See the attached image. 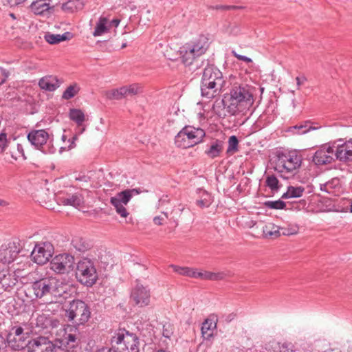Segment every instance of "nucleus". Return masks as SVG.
<instances>
[{
  "mask_svg": "<svg viewBox=\"0 0 352 352\" xmlns=\"http://www.w3.org/2000/svg\"><path fill=\"white\" fill-rule=\"evenodd\" d=\"M336 149V158L341 162L352 160V140L346 141L342 145H338Z\"/></svg>",
  "mask_w": 352,
  "mask_h": 352,
  "instance_id": "obj_20",
  "label": "nucleus"
},
{
  "mask_svg": "<svg viewBox=\"0 0 352 352\" xmlns=\"http://www.w3.org/2000/svg\"><path fill=\"white\" fill-rule=\"evenodd\" d=\"M131 300L139 307H144L149 304L150 292L146 287H133L131 292Z\"/></svg>",
  "mask_w": 352,
  "mask_h": 352,
  "instance_id": "obj_18",
  "label": "nucleus"
},
{
  "mask_svg": "<svg viewBox=\"0 0 352 352\" xmlns=\"http://www.w3.org/2000/svg\"><path fill=\"white\" fill-rule=\"evenodd\" d=\"M47 0H35L31 5L30 8L32 11L37 15L43 14L50 9V5L46 2Z\"/></svg>",
  "mask_w": 352,
  "mask_h": 352,
  "instance_id": "obj_28",
  "label": "nucleus"
},
{
  "mask_svg": "<svg viewBox=\"0 0 352 352\" xmlns=\"http://www.w3.org/2000/svg\"><path fill=\"white\" fill-rule=\"evenodd\" d=\"M211 198L210 195L207 193L204 192V197L203 199H201L197 201V204L200 206L201 208H207L211 204Z\"/></svg>",
  "mask_w": 352,
  "mask_h": 352,
  "instance_id": "obj_45",
  "label": "nucleus"
},
{
  "mask_svg": "<svg viewBox=\"0 0 352 352\" xmlns=\"http://www.w3.org/2000/svg\"><path fill=\"white\" fill-rule=\"evenodd\" d=\"M38 85L42 89L53 91L60 87V82L56 76H47L40 79Z\"/></svg>",
  "mask_w": 352,
  "mask_h": 352,
  "instance_id": "obj_22",
  "label": "nucleus"
},
{
  "mask_svg": "<svg viewBox=\"0 0 352 352\" xmlns=\"http://www.w3.org/2000/svg\"><path fill=\"white\" fill-rule=\"evenodd\" d=\"M65 317L68 321L73 322L76 326L84 325L91 318L89 307L80 300H75L70 302L65 310Z\"/></svg>",
  "mask_w": 352,
  "mask_h": 352,
  "instance_id": "obj_7",
  "label": "nucleus"
},
{
  "mask_svg": "<svg viewBox=\"0 0 352 352\" xmlns=\"http://www.w3.org/2000/svg\"><path fill=\"white\" fill-rule=\"evenodd\" d=\"M208 48L206 38L204 36H200L196 41L190 43H186L180 47L179 53L182 58V62L186 65H190L194 60L204 54Z\"/></svg>",
  "mask_w": 352,
  "mask_h": 352,
  "instance_id": "obj_10",
  "label": "nucleus"
},
{
  "mask_svg": "<svg viewBox=\"0 0 352 352\" xmlns=\"http://www.w3.org/2000/svg\"><path fill=\"white\" fill-rule=\"evenodd\" d=\"M305 191L302 186H289L287 192L282 195L283 199L298 198L300 197Z\"/></svg>",
  "mask_w": 352,
  "mask_h": 352,
  "instance_id": "obj_31",
  "label": "nucleus"
},
{
  "mask_svg": "<svg viewBox=\"0 0 352 352\" xmlns=\"http://www.w3.org/2000/svg\"><path fill=\"white\" fill-rule=\"evenodd\" d=\"M7 202L4 200L0 199V206H6Z\"/></svg>",
  "mask_w": 352,
  "mask_h": 352,
  "instance_id": "obj_59",
  "label": "nucleus"
},
{
  "mask_svg": "<svg viewBox=\"0 0 352 352\" xmlns=\"http://www.w3.org/2000/svg\"><path fill=\"white\" fill-rule=\"evenodd\" d=\"M263 232L268 238H277L280 236V227L272 223L265 224L263 227Z\"/></svg>",
  "mask_w": 352,
  "mask_h": 352,
  "instance_id": "obj_30",
  "label": "nucleus"
},
{
  "mask_svg": "<svg viewBox=\"0 0 352 352\" xmlns=\"http://www.w3.org/2000/svg\"><path fill=\"white\" fill-rule=\"evenodd\" d=\"M302 160L301 155L296 151L278 153L274 161V170L287 179L300 167Z\"/></svg>",
  "mask_w": 352,
  "mask_h": 352,
  "instance_id": "obj_3",
  "label": "nucleus"
},
{
  "mask_svg": "<svg viewBox=\"0 0 352 352\" xmlns=\"http://www.w3.org/2000/svg\"><path fill=\"white\" fill-rule=\"evenodd\" d=\"M265 206L272 209H283L285 204L283 201H268L265 203Z\"/></svg>",
  "mask_w": 352,
  "mask_h": 352,
  "instance_id": "obj_44",
  "label": "nucleus"
},
{
  "mask_svg": "<svg viewBox=\"0 0 352 352\" xmlns=\"http://www.w3.org/2000/svg\"><path fill=\"white\" fill-rule=\"evenodd\" d=\"M10 274H6L5 272H0V285L1 286H12L10 280Z\"/></svg>",
  "mask_w": 352,
  "mask_h": 352,
  "instance_id": "obj_46",
  "label": "nucleus"
},
{
  "mask_svg": "<svg viewBox=\"0 0 352 352\" xmlns=\"http://www.w3.org/2000/svg\"><path fill=\"white\" fill-rule=\"evenodd\" d=\"M238 144L239 141L235 135H232L229 138L228 140V147L227 149L228 153H233L237 151L238 150Z\"/></svg>",
  "mask_w": 352,
  "mask_h": 352,
  "instance_id": "obj_42",
  "label": "nucleus"
},
{
  "mask_svg": "<svg viewBox=\"0 0 352 352\" xmlns=\"http://www.w3.org/2000/svg\"><path fill=\"white\" fill-rule=\"evenodd\" d=\"M296 80L298 89H300V87L307 81V78L304 76H302L301 77L298 76L296 78Z\"/></svg>",
  "mask_w": 352,
  "mask_h": 352,
  "instance_id": "obj_52",
  "label": "nucleus"
},
{
  "mask_svg": "<svg viewBox=\"0 0 352 352\" xmlns=\"http://www.w3.org/2000/svg\"><path fill=\"white\" fill-rule=\"evenodd\" d=\"M85 130V127H82V129H79L78 131L76 132V134L73 136L72 139H69L68 140L69 145L67 146H62L60 148V153H62L63 151L65 150H70L76 146L75 142L78 140V136L80 134H82Z\"/></svg>",
  "mask_w": 352,
  "mask_h": 352,
  "instance_id": "obj_41",
  "label": "nucleus"
},
{
  "mask_svg": "<svg viewBox=\"0 0 352 352\" xmlns=\"http://www.w3.org/2000/svg\"><path fill=\"white\" fill-rule=\"evenodd\" d=\"M0 75L3 77V78L0 81V85H1L6 80L9 76V72L6 69L0 67Z\"/></svg>",
  "mask_w": 352,
  "mask_h": 352,
  "instance_id": "obj_50",
  "label": "nucleus"
},
{
  "mask_svg": "<svg viewBox=\"0 0 352 352\" xmlns=\"http://www.w3.org/2000/svg\"><path fill=\"white\" fill-rule=\"evenodd\" d=\"M32 283L38 284V286H43V287L50 286L49 283H47V280L46 278L41 279L39 281L35 280V281L32 282Z\"/></svg>",
  "mask_w": 352,
  "mask_h": 352,
  "instance_id": "obj_54",
  "label": "nucleus"
},
{
  "mask_svg": "<svg viewBox=\"0 0 352 352\" xmlns=\"http://www.w3.org/2000/svg\"><path fill=\"white\" fill-rule=\"evenodd\" d=\"M10 346L14 350L23 349L26 345V336L21 327H13L7 338Z\"/></svg>",
  "mask_w": 352,
  "mask_h": 352,
  "instance_id": "obj_16",
  "label": "nucleus"
},
{
  "mask_svg": "<svg viewBox=\"0 0 352 352\" xmlns=\"http://www.w3.org/2000/svg\"><path fill=\"white\" fill-rule=\"evenodd\" d=\"M76 180L81 182L87 183L89 181V177L88 176L83 175H80L79 177H76Z\"/></svg>",
  "mask_w": 352,
  "mask_h": 352,
  "instance_id": "obj_55",
  "label": "nucleus"
},
{
  "mask_svg": "<svg viewBox=\"0 0 352 352\" xmlns=\"http://www.w3.org/2000/svg\"><path fill=\"white\" fill-rule=\"evenodd\" d=\"M122 87L123 89H124V97L136 95L140 91L141 89V87L138 84H132L129 86H124Z\"/></svg>",
  "mask_w": 352,
  "mask_h": 352,
  "instance_id": "obj_40",
  "label": "nucleus"
},
{
  "mask_svg": "<svg viewBox=\"0 0 352 352\" xmlns=\"http://www.w3.org/2000/svg\"><path fill=\"white\" fill-rule=\"evenodd\" d=\"M124 89L122 87L118 89H113L106 92V97L109 100H120L124 97Z\"/></svg>",
  "mask_w": 352,
  "mask_h": 352,
  "instance_id": "obj_36",
  "label": "nucleus"
},
{
  "mask_svg": "<svg viewBox=\"0 0 352 352\" xmlns=\"http://www.w3.org/2000/svg\"><path fill=\"white\" fill-rule=\"evenodd\" d=\"M27 289H29L30 291L35 290V299H37L48 294L51 289L52 292L54 293L56 292L57 287H27Z\"/></svg>",
  "mask_w": 352,
  "mask_h": 352,
  "instance_id": "obj_39",
  "label": "nucleus"
},
{
  "mask_svg": "<svg viewBox=\"0 0 352 352\" xmlns=\"http://www.w3.org/2000/svg\"><path fill=\"white\" fill-rule=\"evenodd\" d=\"M111 28L109 20L105 17H100L93 32L94 36H100L108 32Z\"/></svg>",
  "mask_w": 352,
  "mask_h": 352,
  "instance_id": "obj_27",
  "label": "nucleus"
},
{
  "mask_svg": "<svg viewBox=\"0 0 352 352\" xmlns=\"http://www.w3.org/2000/svg\"><path fill=\"white\" fill-rule=\"evenodd\" d=\"M62 140H63V142H65V140H66V135H62Z\"/></svg>",
  "mask_w": 352,
  "mask_h": 352,
  "instance_id": "obj_62",
  "label": "nucleus"
},
{
  "mask_svg": "<svg viewBox=\"0 0 352 352\" xmlns=\"http://www.w3.org/2000/svg\"><path fill=\"white\" fill-rule=\"evenodd\" d=\"M223 148L222 141L216 140L210 143L208 148L205 151L206 155L210 158H215L220 155Z\"/></svg>",
  "mask_w": 352,
  "mask_h": 352,
  "instance_id": "obj_25",
  "label": "nucleus"
},
{
  "mask_svg": "<svg viewBox=\"0 0 352 352\" xmlns=\"http://www.w3.org/2000/svg\"><path fill=\"white\" fill-rule=\"evenodd\" d=\"M96 352H112L110 349L102 348L100 350H98Z\"/></svg>",
  "mask_w": 352,
  "mask_h": 352,
  "instance_id": "obj_58",
  "label": "nucleus"
},
{
  "mask_svg": "<svg viewBox=\"0 0 352 352\" xmlns=\"http://www.w3.org/2000/svg\"><path fill=\"white\" fill-rule=\"evenodd\" d=\"M70 120L76 123L78 131L83 126V122L86 120V116L83 111L79 109H71L69 113Z\"/></svg>",
  "mask_w": 352,
  "mask_h": 352,
  "instance_id": "obj_26",
  "label": "nucleus"
},
{
  "mask_svg": "<svg viewBox=\"0 0 352 352\" xmlns=\"http://www.w3.org/2000/svg\"><path fill=\"white\" fill-rule=\"evenodd\" d=\"M163 335H164L165 337H166V338H169L168 334H166L165 331H164V332H163Z\"/></svg>",
  "mask_w": 352,
  "mask_h": 352,
  "instance_id": "obj_63",
  "label": "nucleus"
},
{
  "mask_svg": "<svg viewBox=\"0 0 352 352\" xmlns=\"http://www.w3.org/2000/svg\"><path fill=\"white\" fill-rule=\"evenodd\" d=\"M21 246L18 240H14L0 248V263L10 264L13 262L20 252Z\"/></svg>",
  "mask_w": 352,
  "mask_h": 352,
  "instance_id": "obj_14",
  "label": "nucleus"
},
{
  "mask_svg": "<svg viewBox=\"0 0 352 352\" xmlns=\"http://www.w3.org/2000/svg\"><path fill=\"white\" fill-rule=\"evenodd\" d=\"M232 54L239 60H243L246 63H251L252 59L249 57H247L245 56L238 54L236 52L232 51Z\"/></svg>",
  "mask_w": 352,
  "mask_h": 352,
  "instance_id": "obj_49",
  "label": "nucleus"
},
{
  "mask_svg": "<svg viewBox=\"0 0 352 352\" xmlns=\"http://www.w3.org/2000/svg\"><path fill=\"white\" fill-rule=\"evenodd\" d=\"M340 181L337 178H334L331 181H329L324 184H320V190L322 191L327 192V193L331 194L333 193V189L337 186H339Z\"/></svg>",
  "mask_w": 352,
  "mask_h": 352,
  "instance_id": "obj_34",
  "label": "nucleus"
},
{
  "mask_svg": "<svg viewBox=\"0 0 352 352\" xmlns=\"http://www.w3.org/2000/svg\"><path fill=\"white\" fill-rule=\"evenodd\" d=\"M77 280L84 286H93L98 280V273L92 260L82 258L78 261L76 270Z\"/></svg>",
  "mask_w": 352,
  "mask_h": 352,
  "instance_id": "obj_5",
  "label": "nucleus"
},
{
  "mask_svg": "<svg viewBox=\"0 0 352 352\" xmlns=\"http://www.w3.org/2000/svg\"><path fill=\"white\" fill-rule=\"evenodd\" d=\"M23 292L25 293L28 297L31 298L32 300L35 299V290L30 291L29 289H27V287H25V289H24Z\"/></svg>",
  "mask_w": 352,
  "mask_h": 352,
  "instance_id": "obj_53",
  "label": "nucleus"
},
{
  "mask_svg": "<svg viewBox=\"0 0 352 352\" xmlns=\"http://www.w3.org/2000/svg\"><path fill=\"white\" fill-rule=\"evenodd\" d=\"M28 140L32 145L43 153L53 154L56 151L53 144V135L45 129L31 131L28 134Z\"/></svg>",
  "mask_w": 352,
  "mask_h": 352,
  "instance_id": "obj_8",
  "label": "nucleus"
},
{
  "mask_svg": "<svg viewBox=\"0 0 352 352\" xmlns=\"http://www.w3.org/2000/svg\"><path fill=\"white\" fill-rule=\"evenodd\" d=\"M256 91V88L249 85H234L228 95L229 114L235 116L250 111L255 100Z\"/></svg>",
  "mask_w": 352,
  "mask_h": 352,
  "instance_id": "obj_1",
  "label": "nucleus"
},
{
  "mask_svg": "<svg viewBox=\"0 0 352 352\" xmlns=\"http://www.w3.org/2000/svg\"><path fill=\"white\" fill-rule=\"evenodd\" d=\"M216 322L211 319H206L202 324L201 332L208 338L212 336L213 331L216 328Z\"/></svg>",
  "mask_w": 352,
  "mask_h": 352,
  "instance_id": "obj_33",
  "label": "nucleus"
},
{
  "mask_svg": "<svg viewBox=\"0 0 352 352\" xmlns=\"http://www.w3.org/2000/svg\"><path fill=\"white\" fill-rule=\"evenodd\" d=\"M320 127H315L311 125L310 121H305L299 125L292 126L288 128L287 132L293 135H303L307 132L319 129Z\"/></svg>",
  "mask_w": 352,
  "mask_h": 352,
  "instance_id": "obj_24",
  "label": "nucleus"
},
{
  "mask_svg": "<svg viewBox=\"0 0 352 352\" xmlns=\"http://www.w3.org/2000/svg\"><path fill=\"white\" fill-rule=\"evenodd\" d=\"M280 235L290 236L298 232L299 227L296 224H289L285 227H280Z\"/></svg>",
  "mask_w": 352,
  "mask_h": 352,
  "instance_id": "obj_38",
  "label": "nucleus"
},
{
  "mask_svg": "<svg viewBox=\"0 0 352 352\" xmlns=\"http://www.w3.org/2000/svg\"><path fill=\"white\" fill-rule=\"evenodd\" d=\"M120 22V21L119 19H113L112 21H109V25H111V28L112 26H114L116 28L119 25Z\"/></svg>",
  "mask_w": 352,
  "mask_h": 352,
  "instance_id": "obj_57",
  "label": "nucleus"
},
{
  "mask_svg": "<svg viewBox=\"0 0 352 352\" xmlns=\"http://www.w3.org/2000/svg\"><path fill=\"white\" fill-rule=\"evenodd\" d=\"M57 200L65 206H72L75 208L80 207L84 204L83 197L79 193L68 195L60 194L57 195Z\"/></svg>",
  "mask_w": 352,
  "mask_h": 352,
  "instance_id": "obj_21",
  "label": "nucleus"
},
{
  "mask_svg": "<svg viewBox=\"0 0 352 352\" xmlns=\"http://www.w3.org/2000/svg\"><path fill=\"white\" fill-rule=\"evenodd\" d=\"M225 85L221 72L214 65H208L204 70L201 91L208 99L219 95Z\"/></svg>",
  "mask_w": 352,
  "mask_h": 352,
  "instance_id": "obj_2",
  "label": "nucleus"
},
{
  "mask_svg": "<svg viewBox=\"0 0 352 352\" xmlns=\"http://www.w3.org/2000/svg\"><path fill=\"white\" fill-rule=\"evenodd\" d=\"M58 348L45 337H38L28 344V352H57Z\"/></svg>",
  "mask_w": 352,
  "mask_h": 352,
  "instance_id": "obj_17",
  "label": "nucleus"
},
{
  "mask_svg": "<svg viewBox=\"0 0 352 352\" xmlns=\"http://www.w3.org/2000/svg\"><path fill=\"white\" fill-rule=\"evenodd\" d=\"M58 288L59 287H57L56 292H54V293L52 292V289L50 290V292H48V293L51 294L52 296H54V299H51V301H54V300L57 301L58 300V298L62 297V294L60 292H59Z\"/></svg>",
  "mask_w": 352,
  "mask_h": 352,
  "instance_id": "obj_51",
  "label": "nucleus"
},
{
  "mask_svg": "<svg viewBox=\"0 0 352 352\" xmlns=\"http://www.w3.org/2000/svg\"><path fill=\"white\" fill-rule=\"evenodd\" d=\"M350 206H349V212L352 213V199H350L349 201Z\"/></svg>",
  "mask_w": 352,
  "mask_h": 352,
  "instance_id": "obj_60",
  "label": "nucleus"
},
{
  "mask_svg": "<svg viewBox=\"0 0 352 352\" xmlns=\"http://www.w3.org/2000/svg\"><path fill=\"white\" fill-rule=\"evenodd\" d=\"M169 267L178 275L199 279L201 280H221L226 278L227 274L224 272H211L199 271L196 268L177 265H170Z\"/></svg>",
  "mask_w": 352,
  "mask_h": 352,
  "instance_id": "obj_6",
  "label": "nucleus"
},
{
  "mask_svg": "<svg viewBox=\"0 0 352 352\" xmlns=\"http://www.w3.org/2000/svg\"><path fill=\"white\" fill-rule=\"evenodd\" d=\"M111 342L116 345L118 352H140L139 338L126 330H120L112 338Z\"/></svg>",
  "mask_w": 352,
  "mask_h": 352,
  "instance_id": "obj_9",
  "label": "nucleus"
},
{
  "mask_svg": "<svg viewBox=\"0 0 352 352\" xmlns=\"http://www.w3.org/2000/svg\"><path fill=\"white\" fill-rule=\"evenodd\" d=\"M156 352H166V351H164V350H158V351H157Z\"/></svg>",
  "mask_w": 352,
  "mask_h": 352,
  "instance_id": "obj_64",
  "label": "nucleus"
},
{
  "mask_svg": "<svg viewBox=\"0 0 352 352\" xmlns=\"http://www.w3.org/2000/svg\"><path fill=\"white\" fill-rule=\"evenodd\" d=\"M278 184V180L274 175L268 176L266 179V184L272 190L277 189Z\"/></svg>",
  "mask_w": 352,
  "mask_h": 352,
  "instance_id": "obj_47",
  "label": "nucleus"
},
{
  "mask_svg": "<svg viewBox=\"0 0 352 352\" xmlns=\"http://www.w3.org/2000/svg\"><path fill=\"white\" fill-rule=\"evenodd\" d=\"M78 331L76 327H68L65 329V333L61 340V343L67 351H71L78 346L79 341Z\"/></svg>",
  "mask_w": 352,
  "mask_h": 352,
  "instance_id": "obj_19",
  "label": "nucleus"
},
{
  "mask_svg": "<svg viewBox=\"0 0 352 352\" xmlns=\"http://www.w3.org/2000/svg\"><path fill=\"white\" fill-rule=\"evenodd\" d=\"M74 257L69 254H60L52 258L50 268L57 274H65L70 272L74 267Z\"/></svg>",
  "mask_w": 352,
  "mask_h": 352,
  "instance_id": "obj_13",
  "label": "nucleus"
},
{
  "mask_svg": "<svg viewBox=\"0 0 352 352\" xmlns=\"http://www.w3.org/2000/svg\"><path fill=\"white\" fill-rule=\"evenodd\" d=\"M45 40L50 44H57L61 41L69 40L72 38V34L69 32L63 34H54L47 33L45 35Z\"/></svg>",
  "mask_w": 352,
  "mask_h": 352,
  "instance_id": "obj_29",
  "label": "nucleus"
},
{
  "mask_svg": "<svg viewBox=\"0 0 352 352\" xmlns=\"http://www.w3.org/2000/svg\"><path fill=\"white\" fill-rule=\"evenodd\" d=\"M6 341L4 338L0 335V352H2V351L6 348Z\"/></svg>",
  "mask_w": 352,
  "mask_h": 352,
  "instance_id": "obj_56",
  "label": "nucleus"
},
{
  "mask_svg": "<svg viewBox=\"0 0 352 352\" xmlns=\"http://www.w3.org/2000/svg\"><path fill=\"white\" fill-rule=\"evenodd\" d=\"M336 146L330 144H326L318 149L313 157V161L316 165H324L331 163L336 157Z\"/></svg>",
  "mask_w": 352,
  "mask_h": 352,
  "instance_id": "obj_15",
  "label": "nucleus"
},
{
  "mask_svg": "<svg viewBox=\"0 0 352 352\" xmlns=\"http://www.w3.org/2000/svg\"><path fill=\"white\" fill-rule=\"evenodd\" d=\"M226 8L227 9H236V8H238V7L234 6H227Z\"/></svg>",
  "mask_w": 352,
  "mask_h": 352,
  "instance_id": "obj_61",
  "label": "nucleus"
},
{
  "mask_svg": "<svg viewBox=\"0 0 352 352\" xmlns=\"http://www.w3.org/2000/svg\"><path fill=\"white\" fill-rule=\"evenodd\" d=\"M138 189H127L117 193L114 197H111L110 203L114 206L117 213L122 217H126L129 214L125 206L129 202L133 195H138Z\"/></svg>",
  "mask_w": 352,
  "mask_h": 352,
  "instance_id": "obj_11",
  "label": "nucleus"
},
{
  "mask_svg": "<svg viewBox=\"0 0 352 352\" xmlns=\"http://www.w3.org/2000/svg\"><path fill=\"white\" fill-rule=\"evenodd\" d=\"M205 135L201 128L186 126L175 136V143L182 148H190L201 142Z\"/></svg>",
  "mask_w": 352,
  "mask_h": 352,
  "instance_id": "obj_4",
  "label": "nucleus"
},
{
  "mask_svg": "<svg viewBox=\"0 0 352 352\" xmlns=\"http://www.w3.org/2000/svg\"><path fill=\"white\" fill-rule=\"evenodd\" d=\"M72 245L76 250L85 252L89 248V244L83 239L76 236L72 241Z\"/></svg>",
  "mask_w": 352,
  "mask_h": 352,
  "instance_id": "obj_35",
  "label": "nucleus"
},
{
  "mask_svg": "<svg viewBox=\"0 0 352 352\" xmlns=\"http://www.w3.org/2000/svg\"><path fill=\"white\" fill-rule=\"evenodd\" d=\"M168 216L166 212H163L162 215L156 216L153 218V222L155 225L161 226L164 223L165 219H168Z\"/></svg>",
  "mask_w": 352,
  "mask_h": 352,
  "instance_id": "obj_48",
  "label": "nucleus"
},
{
  "mask_svg": "<svg viewBox=\"0 0 352 352\" xmlns=\"http://www.w3.org/2000/svg\"><path fill=\"white\" fill-rule=\"evenodd\" d=\"M80 91V87L76 83L69 85L63 94V98L69 100L74 97Z\"/></svg>",
  "mask_w": 352,
  "mask_h": 352,
  "instance_id": "obj_37",
  "label": "nucleus"
},
{
  "mask_svg": "<svg viewBox=\"0 0 352 352\" xmlns=\"http://www.w3.org/2000/svg\"><path fill=\"white\" fill-rule=\"evenodd\" d=\"M10 140L8 138L7 134L4 132L0 133V153H3L8 147Z\"/></svg>",
  "mask_w": 352,
  "mask_h": 352,
  "instance_id": "obj_43",
  "label": "nucleus"
},
{
  "mask_svg": "<svg viewBox=\"0 0 352 352\" xmlns=\"http://www.w3.org/2000/svg\"><path fill=\"white\" fill-rule=\"evenodd\" d=\"M37 322H42L41 325L43 328L46 329L57 327L60 324V321L58 319L53 317H47L45 315L39 316L37 318Z\"/></svg>",
  "mask_w": 352,
  "mask_h": 352,
  "instance_id": "obj_32",
  "label": "nucleus"
},
{
  "mask_svg": "<svg viewBox=\"0 0 352 352\" xmlns=\"http://www.w3.org/2000/svg\"><path fill=\"white\" fill-rule=\"evenodd\" d=\"M228 102V96L224 99L215 100L212 105L213 113L219 118H225L229 113Z\"/></svg>",
  "mask_w": 352,
  "mask_h": 352,
  "instance_id": "obj_23",
  "label": "nucleus"
},
{
  "mask_svg": "<svg viewBox=\"0 0 352 352\" xmlns=\"http://www.w3.org/2000/svg\"><path fill=\"white\" fill-rule=\"evenodd\" d=\"M53 253L54 246L50 242H40L35 245L31 252V257L37 264L44 265L52 256Z\"/></svg>",
  "mask_w": 352,
  "mask_h": 352,
  "instance_id": "obj_12",
  "label": "nucleus"
}]
</instances>
